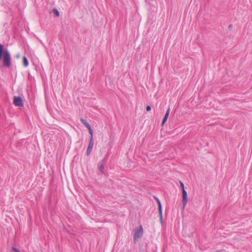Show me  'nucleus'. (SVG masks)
<instances>
[{"label": "nucleus", "mask_w": 252, "mask_h": 252, "mask_svg": "<svg viewBox=\"0 0 252 252\" xmlns=\"http://www.w3.org/2000/svg\"><path fill=\"white\" fill-rule=\"evenodd\" d=\"M104 163L105 162L104 160H101L99 162L98 164V167L101 173H103L104 170Z\"/></svg>", "instance_id": "6e6552de"}, {"label": "nucleus", "mask_w": 252, "mask_h": 252, "mask_svg": "<svg viewBox=\"0 0 252 252\" xmlns=\"http://www.w3.org/2000/svg\"><path fill=\"white\" fill-rule=\"evenodd\" d=\"M13 250L15 252H20L18 249L15 248H13Z\"/></svg>", "instance_id": "dca6fc26"}, {"label": "nucleus", "mask_w": 252, "mask_h": 252, "mask_svg": "<svg viewBox=\"0 0 252 252\" xmlns=\"http://www.w3.org/2000/svg\"><path fill=\"white\" fill-rule=\"evenodd\" d=\"M143 233V228L141 225L140 226L139 229L134 230L133 234L134 241H137L142 237Z\"/></svg>", "instance_id": "f03ea898"}, {"label": "nucleus", "mask_w": 252, "mask_h": 252, "mask_svg": "<svg viewBox=\"0 0 252 252\" xmlns=\"http://www.w3.org/2000/svg\"><path fill=\"white\" fill-rule=\"evenodd\" d=\"M13 104L16 106H23V101L22 98L20 96H16L14 97L13 99Z\"/></svg>", "instance_id": "7ed1b4c3"}, {"label": "nucleus", "mask_w": 252, "mask_h": 252, "mask_svg": "<svg viewBox=\"0 0 252 252\" xmlns=\"http://www.w3.org/2000/svg\"><path fill=\"white\" fill-rule=\"evenodd\" d=\"M19 57H20V56H19V55H17V56H16V57H17V58H19Z\"/></svg>", "instance_id": "f3484780"}, {"label": "nucleus", "mask_w": 252, "mask_h": 252, "mask_svg": "<svg viewBox=\"0 0 252 252\" xmlns=\"http://www.w3.org/2000/svg\"><path fill=\"white\" fill-rule=\"evenodd\" d=\"M231 27H232V25H229V28H231Z\"/></svg>", "instance_id": "a211bd4d"}, {"label": "nucleus", "mask_w": 252, "mask_h": 252, "mask_svg": "<svg viewBox=\"0 0 252 252\" xmlns=\"http://www.w3.org/2000/svg\"><path fill=\"white\" fill-rule=\"evenodd\" d=\"M2 59V65L4 67L9 68L11 65V55L7 49L4 45L0 44V61Z\"/></svg>", "instance_id": "f257e3e1"}, {"label": "nucleus", "mask_w": 252, "mask_h": 252, "mask_svg": "<svg viewBox=\"0 0 252 252\" xmlns=\"http://www.w3.org/2000/svg\"><path fill=\"white\" fill-rule=\"evenodd\" d=\"M170 113V109H168L167 110L166 112V113L164 115V118L162 120V125H164V124L166 122L167 118L168 117L169 114Z\"/></svg>", "instance_id": "1a4fd4ad"}, {"label": "nucleus", "mask_w": 252, "mask_h": 252, "mask_svg": "<svg viewBox=\"0 0 252 252\" xmlns=\"http://www.w3.org/2000/svg\"><path fill=\"white\" fill-rule=\"evenodd\" d=\"M155 198V199L157 201V202L158 205V210L159 215V217H160V221L162 222V207H161V202L158 198L156 197Z\"/></svg>", "instance_id": "423d86ee"}, {"label": "nucleus", "mask_w": 252, "mask_h": 252, "mask_svg": "<svg viewBox=\"0 0 252 252\" xmlns=\"http://www.w3.org/2000/svg\"><path fill=\"white\" fill-rule=\"evenodd\" d=\"M53 13L55 15L56 17H59L60 15L59 12L56 8H54L53 9Z\"/></svg>", "instance_id": "f8f14e48"}, {"label": "nucleus", "mask_w": 252, "mask_h": 252, "mask_svg": "<svg viewBox=\"0 0 252 252\" xmlns=\"http://www.w3.org/2000/svg\"><path fill=\"white\" fill-rule=\"evenodd\" d=\"M151 107H150V106H147L146 107V110H147V111H150V110H151Z\"/></svg>", "instance_id": "2eb2a0df"}, {"label": "nucleus", "mask_w": 252, "mask_h": 252, "mask_svg": "<svg viewBox=\"0 0 252 252\" xmlns=\"http://www.w3.org/2000/svg\"><path fill=\"white\" fill-rule=\"evenodd\" d=\"M94 139H93V138L92 137H91V138L90 139L89 146L88 147L87 152H86V155L87 156H89L91 154L92 149H93V146H94Z\"/></svg>", "instance_id": "39448f33"}, {"label": "nucleus", "mask_w": 252, "mask_h": 252, "mask_svg": "<svg viewBox=\"0 0 252 252\" xmlns=\"http://www.w3.org/2000/svg\"><path fill=\"white\" fill-rule=\"evenodd\" d=\"M181 187L182 189V191L183 190V189H185L184 188V185L182 182H180Z\"/></svg>", "instance_id": "4468645a"}, {"label": "nucleus", "mask_w": 252, "mask_h": 252, "mask_svg": "<svg viewBox=\"0 0 252 252\" xmlns=\"http://www.w3.org/2000/svg\"><path fill=\"white\" fill-rule=\"evenodd\" d=\"M89 130V133L91 134V137H93V130L91 128V126H90V128H87Z\"/></svg>", "instance_id": "ddd939ff"}, {"label": "nucleus", "mask_w": 252, "mask_h": 252, "mask_svg": "<svg viewBox=\"0 0 252 252\" xmlns=\"http://www.w3.org/2000/svg\"><path fill=\"white\" fill-rule=\"evenodd\" d=\"M23 63L25 67H27L29 65L28 60L25 56L23 57Z\"/></svg>", "instance_id": "9b49d317"}, {"label": "nucleus", "mask_w": 252, "mask_h": 252, "mask_svg": "<svg viewBox=\"0 0 252 252\" xmlns=\"http://www.w3.org/2000/svg\"><path fill=\"white\" fill-rule=\"evenodd\" d=\"M80 121L81 123L87 127V128H90V125L87 122V120L81 118L80 119Z\"/></svg>", "instance_id": "9d476101"}, {"label": "nucleus", "mask_w": 252, "mask_h": 252, "mask_svg": "<svg viewBox=\"0 0 252 252\" xmlns=\"http://www.w3.org/2000/svg\"><path fill=\"white\" fill-rule=\"evenodd\" d=\"M155 198V199L157 201V202L158 205V210L159 215V217H160V221L162 222V207H161V202L158 198L156 197Z\"/></svg>", "instance_id": "0eeeda50"}, {"label": "nucleus", "mask_w": 252, "mask_h": 252, "mask_svg": "<svg viewBox=\"0 0 252 252\" xmlns=\"http://www.w3.org/2000/svg\"><path fill=\"white\" fill-rule=\"evenodd\" d=\"M182 197L183 209H184L186 206L188 201L187 192L185 189H183L182 191Z\"/></svg>", "instance_id": "20e7f679"}]
</instances>
